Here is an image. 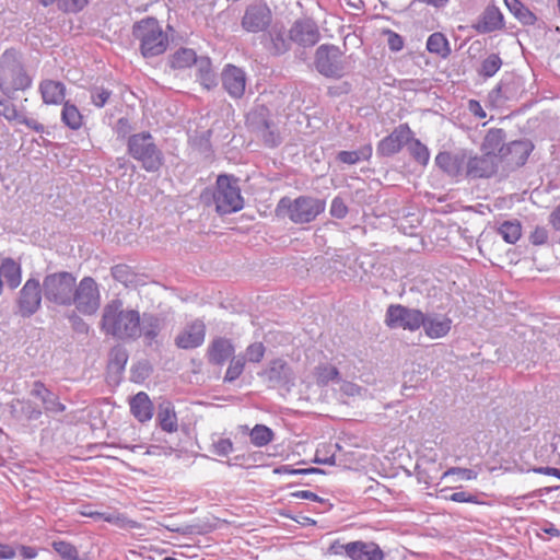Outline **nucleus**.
I'll return each instance as SVG.
<instances>
[{
  "mask_svg": "<svg viewBox=\"0 0 560 560\" xmlns=\"http://www.w3.org/2000/svg\"><path fill=\"white\" fill-rule=\"evenodd\" d=\"M548 240V233L545 228H536L530 234V242L534 245H542Z\"/></svg>",
  "mask_w": 560,
  "mask_h": 560,
  "instance_id": "obj_60",
  "label": "nucleus"
},
{
  "mask_svg": "<svg viewBox=\"0 0 560 560\" xmlns=\"http://www.w3.org/2000/svg\"><path fill=\"white\" fill-rule=\"evenodd\" d=\"M505 138L506 135L503 129H489L481 143V151L488 155L498 156L500 159L506 144Z\"/></svg>",
  "mask_w": 560,
  "mask_h": 560,
  "instance_id": "obj_24",
  "label": "nucleus"
},
{
  "mask_svg": "<svg viewBox=\"0 0 560 560\" xmlns=\"http://www.w3.org/2000/svg\"><path fill=\"white\" fill-rule=\"evenodd\" d=\"M509 11L524 25H533L536 21L535 14L518 0H504Z\"/></svg>",
  "mask_w": 560,
  "mask_h": 560,
  "instance_id": "obj_37",
  "label": "nucleus"
},
{
  "mask_svg": "<svg viewBox=\"0 0 560 560\" xmlns=\"http://www.w3.org/2000/svg\"><path fill=\"white\" fill-rule=\"evenodd\" d=\"M39 92L45 104L57 105L65 103L66 86L59 81L43 80L39 83Z\"/></svg>",
  "mask_w": 560,
  "mask_h": 560,
  "instance_id": "obj_27",
  "label": "nucleus"
},
{
  "mask_svg": "<svg viewBox=\"0 0 560 560\" xmlns=\"http://www.w3.org/2000/svg\"><path fill=\"white\" fill-rule=\"evenodd\" d=\"M58 4L65 12L78 13L89 4V0H58Z\"/></svg>",
  "mask_w": 560,
  "mask_h": 560,
  "instance_id": "obj_50",
  "label": "nucleus"
},
{
  "mask_svg": "<svg viewBox=\"0 0 560 560\" xmlns=\"http://www.w3.org/2000/svg\"><path fill=\"white\" fill-rule=\"evenodd\" d=\"M248 126L261 137L266 144L275 147L278 144V137L275 135L270 121L267 119L266 109L259 108L250 112L247 116Z\"/></svg>",
  "mask_w": 560,
  "mask_h": 560,
  "instance_id": "obj_19",
  "label": "nucleus"
},
{
  "mask_svg": "<svg viewBox=\"0 0 560 560\" xmlns=\"http://www.w3.org/2000/svg\"><path fill=\"white\" fill-rule=\"evenodd\" d=\"M44 410L50 413H60L65 411L66 407L60 402L58 396L52 392L43 401Z\"/></svg>",
  "mask_w": 560,
  "mask_h": 560,
  "instance_id": "obj_49",
  "label": "nucleus"
},
{
  "mask_svg": "<svg viewBox=\"0 0 560 560\" xmlns=\"http://www.w3.org/2000/svg\"><path fill=\"white\" fill-rule=\"evenodd\" d=\"M18 122L25 125L26 127H28L30 129L35 130L36 132H43L44 129H45L43 124L38 122L37 120H35L33 118H26V117H24L22 115L18 119Z\"/></svg>",
  "mask_w": 560,
  "mask_h": 560,
  "instance_id": "obj_61",
  "label": "nucleus"
},
{
  "mask_svg": "<svg viewBox=\"0 0 560 560\" xmlns=\"http://www.w3.org/2000/svg\"><path fill=\"white\" fill-rule=\"evenodd\" d=\"M234 353V346L226 338L214 339L208 348V360L210 363L223 365Z\"/></svg>",
  "mask_w": 560,
  "mask_h": 560,
  "instance_id": "obj_26",
  "label": "nucleus"
},
{
  "mask_svg": "<svg viewBox=\"0 0 560 560\" xmlns=\"http://www.w3.org/2000/svg\"><path fill=\"white\" fill-rule=\"evenodd\" d=\"M206 326L200 320L187 325L175 338V345L180 349H194L205 341Z\"/></svg>",
  "mask_w": 560,
  "mask_h": 560,
  "instance_id": "obj_21",
  "label": "nucleus"
},
{
  "mask_svg": "<svg viewBox=\"0 0 560 560\" xmlns=\"http://www.w3.org/2000/svg\"><path fill=\"white\" fill-rule=\"evenodd\" d=\"M245 366V358L243 355L233 357L226 370L224 381L234 382L242 374Z\"/></svg>",
  "mask_w": 560,
  "mask_h": 560,
  "instance_id": "obj_45",
  "label": "nucleus"
},
{
  "mask_svg": "<svg viewBox=\"0 0 560 560\" xmlns=\"http://www.w3.org/2000/svg\"><path fill=\"white\" fill-rule=\"evenodd\" d=\"M77 278L68 271L48 273L43 280V293L47 301L59 305L70 306L73 300Z\"/></svg>",
  "mask_w": 560,
  "mask_h": 560,
  "instance_id": "obj_7",
  "label": "nucleus"
},
{
  "mask_svg": "<svg viewBox=\"0 0 560 560\" xmlns=\"http://www.w3.org/2000/svg\"><path fill=\"white\" fill-rule=\"evenodd\" d=\"M411 156L421 165H427L430 159L428 148L418 139H413L409 144Z\"/></svg>",
  "mask_w": 560,
  "mask_h": 560,
  "instance_id": "obj_44",
  "label": "nucleus"
},
{
  "mask_svg": "<svg viewBox=\"0 0 560 560\" xmlns=\"http://www.w3.org/2000/svg\"><path fill=\"white\" fill-rule=\"evenodd\" d=\"M326 202L323 199L300 196L295 199L283 197L277 206L278 215L289 218L293 223L304 224L314 221L325 211Z\"/></svg>",
  "mask_w": 560,
  "mask_h": 560,
  "instance_id": "obj_3",
  "label": "nucleus"
},
{
  "mask_svg": "<svg viewBox=\"0 0 560 560\" xmlns=\"http://www.w3.org/2000/svg\"><path fill=\"white\" fill-rule=\"evenodd\" d=\"M425 335L431 339H439L446 336L452 327V319L444 315L423 314L422 326Z\"/></svg>",
  "mask_w": 560,
  "mask_h": 560,
  "instance_id": "obj_23",
  "label": "nucleus"
},
{
  "mask_svg": "<svg viewBox=\"0 0 560 560\" xmlns=\"http://www.w3.org/2000/svg\"><path fill=\"white\" fill-rule=\"evenodd\" d=\"M292 497L296 499H305V500H312V501H319L322 502L323 499H320L316 493L307 491V490H300L291 493Z\"/></svg>",
  "mask_w": 560,
  "mask_h": 560,
  "instance_id": "obj_62",
  "label": "nucleus"
},
{
  "mask_svg": "<svg viewBox=\"0 0 560 560\" xmlns=\"http://www.w3.org/2000/svg\"><path fill=\"white\" fill-rule=\"evenodd\" d=\"M290 40L304 46H314L320 38L317 24L311 19H302L294 22L289 32Z\"/></svg>",
  "mask_w": 560,
  "mask_h": 560,
  "instance_id": "obj_16",
  "label": "nucleus"
},
{
  "mask_svg": "<svg viewBox=\"0 0 560 560\" xmlns=\"http://www.w3.org/2000/svg\"><path fill=\"white\" fill-rule=\"evenodd\" d=\"M199 58L190 48H179L170 57V66L174 69H185L196 65Z\"/></svg>",
  "mask_w": 560,
  "mask_h": 560,
  "instance_id": "obj_33",
  "label": "nucleus"
},
{
  "mask_svg": "<svg viewBox=\"0 0 560 560\" xmlns=\"http://www.w3.org/2000/svg\"><path fill=\"white\" fill-rule=\"evenodd\" d=\"M450 500L454 502H465V503H479L477 497L475 494H471L469 492L465 491H458L454 492L448 497Z\"/></svg>",
  "mask_w": 560,
  "mask_h": 560,
  "instance_id": "obj_58",
  "label": "nucleus"
},
{
  "mask_svg": "<svg viewBox=\"0 0 560 560\" xmlns=\"http://www.w3.org/2000/svg\"><path fill=\"white\" fill-rule=\"evenodd\" d=\"M465 176L471 179L490 178L499 166V158L483 153L482 155L472 154L467 151Z\"/></svg>",
  "mask_w": 560,
  "mask_h": 560,
  "instance_id": "obj_13",
  "label": "nucleus"
},
{
  "mask_svg": "<svg viewBox=\"0 0 560 560\" xmlns=\"http://www.w3.org/2000/svg\"><path fill=\"white\" fill-rule=\"evenodd\" d=\"M385 323L389 328L416 331L423 324V313L416 308L393 304L386 311Z\"/></svg>",
  "mask_w": 560,
  "mask_h": 560,
  "instance_id": "obj_11",
  "label": "nucleus"
},
{
  "mask_svg": "<svg viewBox=\"0 0 560 560\" xmlns=\"http://www.w3.org/2000/svg\"><path fill=\"white\" fill-rule=\"evenodd\" d=\"M158 421L161 429L165 432L173 433L178 429L177 416L171 402L165 401L159 406Z\"/></svg>",
  "mask_w": 560,
  "mask_h": 560,
  "instance_id": "obj_30",
  "label": "nucleus"
},
{
  "mask_svg": "<svg viewBox=\"0 0 560 560\" xmlns=\"http://www.w3.org/2000/svg\"><path fill=\"white\" fill-rule=\"evenodd\" d=\"M32 85L22 56L15 49H7L0 56V91L12 97L19 91H25Z\"/></svg>",
  "mask_w": 560,
  "mask_h": 560,
  "instance_id": "obj_2",
  "label": "nucleus"
},
{
  "mask_svg": "<svg viewBox=\"0 0 560 560\" xmlns=\"http://www.w3.org/2000/svg\"><path fill=\"white\" fill-rule=\"evenodd\" d=\"M12 406H20L22 415L27 420H37L42 417V410L28 399H16Z\"/></svg>",
  "mask_w": 560,
  "mask_h": 560,
  "instance_id": "obj_43",
  "label": "nucleus"
},
{
  "mask_svg": "<svg viewBox=\"0 0 560 560\" xmlns=\"http://www.w3.org/2000/svg\"><path fill=\"white\" fill-rule=\"evenodd\" d=\"M51 390L48 389L45 384L40 381H35L30 390V395L43 401Z\"/></svg>",
  "mask_w": 560,
  "mask_h": 560,
  "instance_id": "obj_57",
  "label": "nucleus"
},
{
  "mask_svg": "<svg viewBox=\"0 0 560 560\" xmlns=\"http://www.w3.org/2000/svg\"><path fill=\"white\" fill-rule=\"evenodd\" d=\"M372 145L365 144L355 151H340L337 154V160L341 163L353 165L360 161H368L372 156Z\"/></svg>",
  "mask_w": 560,
  "mask_h": 560,
  "instance_id": "obj_34",
  "label": "nucleus"
},
{
  "mask_svg": "<svg viewBox=\"0 0 560 560\" xmlns=\"http://www.w3.org/2000/svg\"><path fill=\"white\" fill-rule=\"evenodd\" d=\"M128 152L147 172H156L163 164V153L149 132H139L129 137Z\"/></svg>",
  "mask_w": 560,
  "mask_h": 560,
  "instance_id": "obj_6",
  "label": "nucleus"
},
{
  "mask_svg": "<svg viewBox=\"0 0 560 560\" xmlns=\"http://www.w3.org/2000/svg\"><path fill=\"white\" fill-rule=\"evenodd\" d=\"M467 151L462 150L455 153L440 152L435 156V164L447 175L457 177L465 175Z\"/></svg>",
  "mask_w": 560,
  "mask_h": 560,
  "instance_id": "obj_18",
  "label": "nucleus"
},
{
  "mask_svg": "<svg viewBox=\"0 0 560 560\" xmlns=\"http://www.w3.org/2000/svg\"><path fill=\"white\" fill-rule=\"evenodd\" d=\"M276 474H288V475H308L322 472L318 468H291L290 466H281L275 469Z\"/></svg>",
  "mask_w": 560,
  "mask_h": 560,
  "instance_id": "obj_55",
  "label": "nucleus"
},
{
  "mask_svg": "<svg viewBox=\"0 0 560 560\" xmlns=\"http://www.w3.org/2000/svg\"><path fill=\"white\" fill-rule=\"evenodd\" d=\"M71 305L83 315H93L97 312L101 306V293L92 277H84L79 283L75 282Z\"/></svg>",
  "mask_w": 560,
  "mask_h": 560,
  "instance_id": "obj_9",
  "label": "nucleus"
},
{
  "mask_svg": "<svg viewBox=\"0 0 560 560\" xmlns=\"http://www.w3.org/2000/svg\"><path fill=\"white\" fill-rule=\"evenodd\" d=\"M328 552L335 556H347L351 560H384V552L373 541L355 540L341 544L334 541Z\"/></svg>",
  "mask_w": 560,
  "mask_h": 560,
  "instance_id": "obj_10",
  "label": "nucleus"
},
{
  "mask_svg": "<svg viewBox=\"0 0 560 560\" xmlns=\"http://www.w3.org/2000/svg\"><path fill=\"white\" fill-rule=\"evenodd\" d=\"M112 275H113L114 279H116L117 281L125 283V284L127 282H129V280H130V275H129L128 268L126 266H121V265L115 266L112 269Z\"/></svg>",
  "mask_w": 560,
  "mask_h": 560,
  "instance_id": "obj_59",
  "label": "nucleus"
},
{
  "mask_svg": "<svg viewBox=\"0 0 560 560\" xmlns=\"http://www.w3.org/2000/svg\"><path fill=\"white\" fill-rule=\"evenodd\" d=\"M215 211L220 214L237 212L244 207L238 179L231 175H219L212 192Z\"/></svg>",
  "mask_w": 560,
  "mask_h": 560,
  "instance_id": "obj_5",
  "label": "nucleus"
},
{
  "mask_svg": "<svg viewBox=\"0 0 560 560\" xmlns=\"http://www.w3.org/2000/svg\"><path fill=\"white\" fill-rule=\"evenodd\" d=\"M43 285L37 279H28L22 287L19 299V312L24 317H30L38 311L42 303Z\"/></svg>",
  "mask_w": 560,
  "mask_h": 560,
  "instance_id": "obj_14",
  "label": "nucleus"
},
{
  "mask_svg": "<svg viewBox=\"0 0 560 560\" xmlns=\"http://www.w3.org/2000/svg\"><path fill=\"white\" fill-rule=\"evenodd\" d=\"M384 33L387 36V45L392 51H399L402 49L404 39L399 34L390 30H387Z\"/></svg>",
  "mask_w": 560,
  "mask_h": 560,
  "instance_id": "obj_56",
  "label": "nucleus"
},
{
  "mask_svg": "<svg viewBox=\"0 0 560 560\" xmlns=\"http://www.w3.org/2000/svg\"><path fill=\"white\" fill-rule=\"evenodd\" d=\"M427 49L442 58H446L451 54L448 40L442 33H433L429 36Z\"/></svg>",
  "mask_w": 560,
  "mask_h": 560,
  "instance_id": "obj_38",
  "label": "nucleus"
},
{
  "mask_svg": "<svg viewBox=\"0 0 560 560\" xmlns=\"http://www.w3.org/2000/svg\"><path fill=\"white\" fill-rule=\"evenodd\" d=\"M133 36L140 42V51L144 58L160 56L167 49L168 35L154 18H147L136 23Z\"/></svg>",
  "mask_w": 560,
  "mask_h": 560,
  "instance_id": "obj_4",
  "label": "nucleus"
},
{
  "mask_svg": "<svg viewBox=\"0 0 560 560\" xmlns=\"http://www.w3.org/2000/svg\"><path fill=\"white\" fill-rule=\"evenodd\" d=\"M270 46L268 49L275 54V55H281L284 54L290 49V38H285L284 34L282 32H270Z\"/></svg>",
  "mask_w": 560,
  "mask_h": 560,
  "instance_id": "obj_40",
  "label": "nucleus"
},
{
  "mask_svg": "<svg viewBox=\"0 0 560 560\" xmlns=\"http://www.w3.org/2000/svg\"><path fill=\"white\" fill-rule=\"evenodd\" d=\"M54 550L65 560H80L77 548L63 540L52 541Z\"/></svg>",
  "mask_w": 560,
  "mask_h": 560,
  "instance_id": "obj_42",
  "label": "nucleus"
},
{
  "mask_svg": "<svg viewBox=\"0 0 560 560\" xmlns=\"http://www.w3.org/2000/svg\"><path fill=\"white\" fill-rule=\"evenodd\" d=\"M102 329L119 339L140 337V314L135 310H124L120 301L108 303L102 315Z\"/></svg>",
  "mask_w": 560,
  "mask_h": 560,
  "instance_id": "obj_1",
  "label": "nucleus"
},
{
  "mask_svg": "<svg viewBox=\"0 0 560 560\" xmlns=\"http://www.w3.org/2000/svg\"><path fill=\"white\" fill-rule=\"evenodd\" d=\"M444 476H457L459 480H474L477 478V472L468 468L453 467L445 471Z\"/></svg>",
  "mask_w": 560,
  "mask_h": 560,
  "instance_id": "obj_54",
  "label": "nucleus"
},
{
  "mask_svg": "<svg viewBox=\"0 0 560 560\" xmlns=\"http://www.w3.org/2000/svg\"><path fill=\"white\" fill-rule=\"evenodd\" d=\"M534 145L529 140H515L505 144L502 151V155L499 160L504 162L509 167H520L525 164Z\"/></svg>",
  "mask_w": 560,
  "mask_h": 560,
  "instance_id": "obj_17",
  "label": "nucleus"
},
{
  "mask_svg": "<svg viewBox=\"0 0 560 560\" xmlns=\"http://www.w3.org/2000/svg\"><path fill=\"white\" fill-rule=\"evenodd\" d=\"M197 66V78L201 85L207 90L217 85L215 74L211 68L209 58H199Z\"/></svg>",
  "mask_w": 560,
  "mask_h": 560,
  "instance_id": "obj_35",
  "label": "nucleus"
},
{
  "mask_svg": "<svg viewBox=\"0 0 560 560\" xmlns=\"http://www.w3.org/2000/svg\"><path fill=\"white\" fill-rule=\"evenodd\" d=\"M412 139V131L407 124L396 127L390 135L382 139L377 144V154L390 156L398 153L404 144Z\"/></svg>",
  "mask_w": 560,
  "mask_h": 560,
  "instance_id": "obj_15",
  "label": "nucleus"
},
{
  "mask_svg": "<svg viewBox=\"0 0 560 560\" xmlns=\"http://www.w3.org/2000/svg\"><path fill=\"white\" fill-rule=\"evenodd\" d=\"M161 327L162 322L158 316L148 313L140 316V337L143 336L149 342L155 339Z\"/></svg>",
  "mask_w": 560,
  "mask_h": 560,
  "instance_id": "obj_31",
  "label": "nucleus"
},
{
  "mask_svg": "<svg viewBox=\"0 0 560 560\" xmlns=\"http://www.w3.org/2000/svg\"><path fill=\"white\" fill-rule=\"evenodd\" d=\"M61 121L68 128L78 130L83 125V116L74 104L65 102L61 109Z\"/></svg>",
  "mask_w": 560,
  "mask_h": 560,
  "instance_id": "obj_32",
  "label": "nucleus"
},
{
  "mask_svg": "<svg viewBox=\"0 0 560 560\" xmlns=\"http://www.w3.org/2000/svg\"><path fill=\"white\" fill-rule=\"evenodd\" d=\"M502 60L497 54H491L481 63L479 74L485 78L493 77L501 68Z\"/></svg>",
  "mask_w": 560,
  "mask_h": 560,
  "instance_id": "obj_41",
  "label": "nucleus"
},
{
  "mask_svg": "<svg viewBox=\"0 0 560 560\" xmlns=\"http://www.w3.org/2000/svg\"><path fill=\"white\" fill-rule=\"evenodd\" d=\"M343 54L339 47L330 44L320 45L315 51L316 70L326 78H341L346 72Z\"/></svg>",
  "mask_w": 560,
  "mask_h": 560,
  "instance_id": "obj_8",
  "label": "nucleus"
},
{
  "mask_svg": "<svg viewBox=\"0 0 560 560\" xmlns=\"http://www.w3.org/2000/svg\"><path fill=\"white\" fill-rule=\"evenodd\" d=\"M549 222L556 230L560 231V205L550 213Z\"/></svg>",
  "mask_w": 560,
  "mask_h": 560,
  "instance_id": "obj_64",
  "label": "nucleus"
},
{
  "mask_svg": "<svg viewBox=\"0 0 560 560\" xmlns=\"http://www.w3.org/2000/svg\"><path fill=\"white\" fill-rule=\"evenodd\" d=\"M272 21L270 8L261 1L250 3L242 18V27L249 33L265 32Z\"/></svg>",
  "mask_w": 560,
  "mask_h": 560,
  "instance_id": "obj_12",
  "label": "nucleus"
},
{
  "mask_svg": "<svg viewBox=\"0 0 560 560\" xmlns=\"http://www.w3.org/2000/svg\"><path fill=\"white\" fill-rule=\"evenodd\" d=\"M264 375L272 385L283 384L290 381L291 369L283 360L277 359L270 363Z\"/></svg>",
  "mask_w": 560,
  "mask_h": 560,
  "instance_id": "obj_29",
  "label": "nucleus"
},
{
  "mask_svg": "<svg viewBox=\"0 0 560 560\" xmlns=\"http://www.w3.org/2000/svg\"><path fill=\"white\" fill-rule=\"evenodd\" d=\"M2 104L3 105L0 106V116L5 118L8 121H18L21 114H19L16 106L7 100H4Z\"/></svg>",
  "mask_w": 560,
  "mask_h": 560,
  "instance_id": "obj_51",
  "label": "nucleus"
},
{
  "mask_svg": "<svg viewBox=\"0 0 560 560\" xmlns=\"http://www.w3.org/2000/svg\"><path fill=\"white\" fill-rule=\"evenodd\" d=\"M15 555V549L12 546L0 544V560L13 559Z\"/></svg>",
  "mask_w": 560,
  "mask_h": 560,
  "instance_id": "obj_63",
  "label": "nucleus"
},
{
  "mask_svg": "<svg viewBox=\"0 0 560 560\" xmlns=\"http://www.w3.org/2000/svg\"><path fill=\"white\" fill-rule=\"evenodd\" d=\"M339 378L338 370L332 365H319L316 368V381L320 385H327L330 381Z\"/></svg>",
  "mask_w": 560,
  "mask_h": 560,
  "instance_id": "obj_46",
  "label": "nucleus"
},
{
  "mask_svg": "<svg viewBox=\"0 0 560 560\" xmlns=\"http://www.w3.org/2000/svg\"><path fill=\"white\" fill-rule=\"evenodd\" d=\"M4 281L11 290L16 289L22 281L21 264L10 257L0 260V295L3 291Z\"/></svg>",
  "mask_w": 560,
  "mask_h": 560,
  "instance_id": "obj_22",
  "label": "nucleus"
},
{
  "mask_svg": "<svg viewBox=\"0 0 560 560\" xmlns=\"http://www.w3.org/2000/svg\"><path fill=\"white\" fill-rule=\"evenodd\" d=\"M503 26V15L495 7H488L480 16L476 28L480 33H490Z\"/></svg>",
  "mask_w": 560,
  "mask_h": 560,
  "instance_id": "obj_28",
  "label": "nucleus"
},
{
  "mask_svg": "<svg viewBox=\"0 0 560 560\" xmlns=\"http://www.w3.org/2000/svg\"><path fill=\"white\" fill-rule=\"evenodd\" d=\"M497 232L506 243L515 244L522 236V225L517 220L504 221Z\"/></svg>",
  "mask_w": 560,
  "mask_h": 560,
  "instance_id": "obj_36",
  "label": "nucleus"
},
{
  "mask_svg": "<svg viewBox=\"0 0 560 560\" xmlns=\"http://www.w3.org/2000/svg\"><path fill=\"white\" fill-rule=\"evenodd\" d=\"M264 345L261 342H254L246 348L245 355L243 357L249 362L258 363L264 358Z\"/></svg>",
  "mask_w": 560,
  "mask_h": 560,
  "instance_id": "obj_48",
  "label": "nucleus"
},
{
  "mask_svg": "<svg viewBox=\"0 0 560 560\" xmlns=\"http://www.w3.org/2000/svg\"><path fill=\"white\" fill-rule=\"evenodd\" d=\"M273 432L266 425L256 424L250 431V442L258 447L265 446L272 441Z\"/></svg>",
  "mask_w": 560,
  "mask_h": 560,
  "instance_id": "obj_39",
  "label": "nucleus"
},
{
  "mask_svg": "<svg viewBox=\"0 0 560 560\" xmlns=\"http://www.w3.org/2000/svg\"><path fill=\"white\" fill-rule=\"evenodd\" d=\"M110 91L103 88H94L91 91L92 103L97 107H103L110 96Z\"/></svg>",
  "mask_w": 560,
  "mask_h": 560,
  "instance_id": "obj_53",
  "label": "nucleus"
},
{
  "mask_svg": "<svg viewBox=\"0 0 560 560\" xmlns=\"http://www.w3.org/2000/svg\"><path fill=\"white\" fill-rule=\"evenodd\" d=\"M211 452L218 456L225 457L233 452V442L230 439L212 435Z\"/></svg>",
  "mask_w": 560,
  "mask_h": 560,
  "instance_id": "obj_47",
  "label": "nucleus"
},
{
  "mask_svg": "<svg viewBox=\"0 0 560 560\" xmlns=\"http://www.w3.org/2000/svg\"><path fill=\"white\" fill-rule=\"evenodd\" d=\"M222 84L224 90L233 98H240L245 93L246 74L243 69L229 65L222 72Z\"/></svg>",
  "mask_w": 560,
  "mask_h": 560,
  "instance_id": "obj_20",
  "label": "nucleus"
},
{
  "mask_svg": "<svg viewBox=\"0 0 560 560\" xmlns=\"http://www.w3.org/2000/svg\"><path fill=\"white\" fill-rule=\"evenodd\" d=\"M130 412L140 422H147L153 417V404L144 392H139L130 398Z\"/></svg>",
  "mask_w": 560,
  "mask_h": 560,
  "instance_id": "obj_25",
  "label": "nucleus"
},
{
  "mask_svg": "<svg viewBox=\"0 0 560 560\" xmlns=\"http://www.w3.org/2000/svg\"><path fill=\"white\" fill-rule=\"evenodd\" d=\"M347 213H348V207L345 203L343 199L340 197H335L331 200L330 214L334 218L343 219L347 215Z\"/></svg>",
  "mask_w": 560,
  "mask_h": 560,
  "instance_id": "obj_52",
  "label": "nucleus"
}]
</instances>
